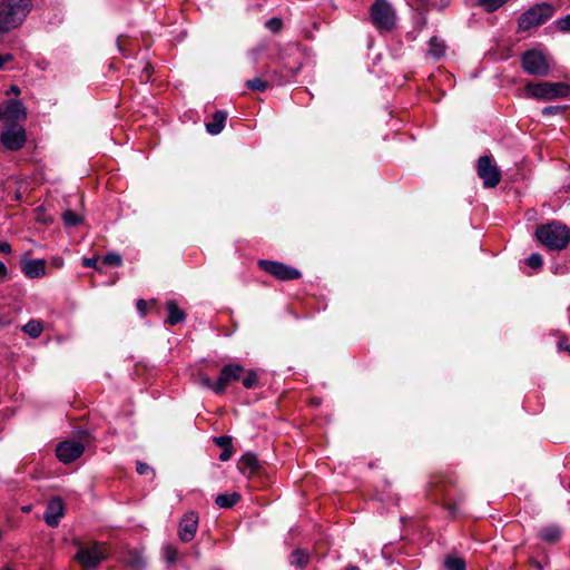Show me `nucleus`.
<instances>
[{
	"label": "nucleus",
	"instance_id": "f257e3e1",
	"mask_svg": "<svg viewBox=\"0 0 570 570\" xmlns=\"http://www.w3.org/2000/svg\"><path fill=\"white\" fill-rule=\"evenodd\" d=\"M535 236L541 244L553 250L566 248L570 242L569 228L557 222L538 226Z\"/></svg>",
	"mask_w": 570,
	"mask_h": 570
},
{
	"label": "nucleus",
	"instance_id": "f03ea898",
	"mask_svg": "<svg viewBox=\"0 0 570 570\" xmlns=\"http://www.w3.org/2000/svg\"><path fill=\"white\" fill-rule=\"evenodd\" d=\"M30 0H2L0 2V32L18 27L29 12Z\"/></svg>",
	"mask_w": 570,
	"mask_h": 570
},
{
	"label": "nucleus",
	"instance_id": "7ed1b4c3",
	"mask_svg": "<svg viewBox=\"0 0 570 570\" xmlns=\"http://www.w3.org/2000/svg\"><path fill=\"white\" fill-rule=\"evenodd\" d=\"M90 441V433L86 430H80L77 432L75 440H66L57 445L56 455L62 463H71L83 453L86 445Z\"/></svg>",
	"mask_w": 570,
	"mask_h": 570
},
{
	"label": "nucleus",
	"instance_id": "20e7f679",
	"mask_svg": "<svg viewBox=\"0 0 570 570\" xmlns=\"http://www.w3.org/2000/svg\"><path fill=\"white\" fill-rule=\"evenodd\" d=\"M73 543L78 547L75 559L86 570L96 568L107 558L108 549L104 543L92 542L90 546H82L79 540H75Z\"/></svg>",
	"mask_w": 570,
	"mask_h": 570
},
{
	"label": "nucleus",
	"instance_id": "39448f33",
	"mask_svg": "<svg viewBox=\"0 0 570 570\" xmlns=\"http://www.w3.org/2000/svg\"><path fill=\"white\" fill-rule=\"evenodd\" d=\"M553 13L554 8L550 3L542 2L534 4L520 16L518 20L519 30L527 31L533 27L543 24Z\"/></svg>",
	"mask_w": 570,
	"mask_h": 570
},
{
	"label": "nucleus",
	"instance_id": "423d86ee",
	"mask_svg": "<svg viewBox=\"0 0 570 570\" xmlns=\"http://www.w3.org/2000/svg\"><path fill=\"white\" fill-rule=\"evenodd\" d=\"M527 92L540 100H554L570 95V86L566 82H538L525 86Z\"/></svg>",
	"mask_w": 570,
	"mask_h": 570
},
{
	"label": "nucleus",
	"instance_id": "0eeeda50",
	"mask_svg": "<svg viewBox=\"0 0 570 570\" xmlns=\"http://www.w3.org/2000/svg\"><path fill=\"white\" fill-rule=\"evenodd\" d=\"M521 66L531 76L544 77L550 72V65L546 56L537 49H530L522 53Z\"/></svg>",
	"mask_w": 570,
	"mask_h": 570
},
{
	"label": "nucleus",
	"instance_id": "6e6552de",
	"mask_svg": "<svg viewBox=\"0 0 570 570\" xmlns=\"http://www.w3.org/2000/svg\"><path fill=\"white\" fill-rule=\"evenodd\" d=\"M371 19L381 30L390 31L395 26V12L386 0H375L371 6Z\"/></svg>",
	"mask_w": 570,
	"mask_h": 570
},
{
	"label": "nucleus",
	"instance_id": "1a4fd4ad",
	"mask_svg": "<svg viewBox=\"0 0 570 570\" xmlns=\"http://www.w3.org/2000/svg\"><path fill=\"white\" fill-rule=\"evenodd\" d=\"M257 265L262 271L282 282L298 279L302 276L297 268L281 262L259 259Z\"/></svg>",
	"mask_w": 570,
	"mask_h": 570
},
{
	"label": "nucleus",
	"instance_id": "9d476101",
	"mask_svg": "<svg viewBox=\"0 0 570 570\" xmlns=\"http://www.w3.org/2000/svg\"><path fill=\"white\" fill-rule=\"evenodd\" d=\"M476 170L485 188H494L501 180V173L499 168L492 164L490 156L484 155L478 159Z\"/></svg>",
	"mask_w": 570,
	"mask_h": 570
},
{
	"label": "nucleus",
	"instance_id": "9b49d317",
	"mask_svg": "<svg viewBox=\"0 0 570 570\" xmlns=\"http://www.w3.org/2000/svg\"><path fill=\"white\" fill-rule=\"evenodd\" d=\"M27 140L24 129L19 125H7L6 130L0 136L1 144L9 150H20Z\"/></svg>",
	"mask_w": 570,
	"mask_h": 570
},
{
	"label": "nucleus",
	"instance_id": "f8f14e48",
	"mask_svg": "<svg viewBox=\"0 0 570 570\" xmlns=\"http://www.w3.org/2000/svg\"><path fill=\"white\" fill-rule=\"evenodd\" d=\"M244 372V367L239 364L225 365L220 370L218 380L216 381L215 393L223 394L226 387L232 383L238 381Z\"/></svg>",
	"mask_w": 570,
	"mask_h": 570
},
{
	"label": "nucleus",
	"instance_id": "ddd939ff",
	"mask_svg": "<svg viewBox=\"0 0 570 570\" xmlns=\"http://www.w3.org/2000/svg\"><path fill=\"white\" fill-rule=\"evenodd\" d=\"M27 118L26 108L20 100H9L3 110L0 109V120L6 125H18L17 122Z\"/></svg>",
	"mask_w": 570,
	"mask_h": 570
},
{
	"label": "nucleus",
	"instance_id": "4468645a",
	"mask_svg": "<svg viewBox=\"0 0 570 570\" xmlns=\"http://www.w3.org/2000/svg\"><path fill=\"white\" fill-rule=\"evenodd\" d=\"M198 528V514L194 511L187 512L178 525V538L183 542H190Z\"/></svg>",
	"mask_w": 570,
	"mask_h": 570
},
{
	"label": "nucleus",
	"instance_id": "2eb2a0df",
	"mask_svg": "<svg viewBox=\"0 0 570 570\" xmlns=\"http://www.w3.org/2000/svg\"><path fill=\"white\" fill-rule=\"evenodd\" d=\"M63 514H65L63 501L61 500V498L56 497V498H52L48 502V504L46 507V512H45L43 519L49 527L56 528V527H58L59 521L63 517Z\"/></svg>",
	"mask_w": 570,
	"mask_h": 570
},
{
	"label": "nucleus",
	"instance_id": "dca6fc26",
	"mask_svg": "<svg viewBox=\"0 0 570 570\" xmlns=\"http://www.w3.org/2000/svg\"><path fill=\"white\" fill-rule=\"evenodd\" d=\"M21 269L27 277L37 278L46 273V262L43 259H22Z\"/></svg>",
	"mask_w": 570,
	"mask_h": 570
},
{
	"label": "nucleus",
	"instance_id": "f3484780",
	"mask_svg": "<svg viewBox=\"0 0 570 570\" xmlns=\"http://www.w3.org/2000/svg\"><path fill=\"white\" fill-rule=\"evenodd\" d=\"M238 469L244 474L254 475L259 472L261 463L254 453L247 452L239 459Z\"/></svg>",
	"mask_w": 570,
	"mask_h": 570
},
{
	"label": "nucleus",
	"instance_id": "a211bd4d",
	"mask_svg": "<svg viewBox=\"0 0 570 570\" xmlns=\"http://www.w3.org/2000/svg\"><path fill=\"white\" fill-rule=\"evenodd\" d=\"M166 308L168 311V316L166 318V323L169 325H176L181 323L186 318L185 312L178 306L176 301H168L166 303Z\"/></svg>",
	"mask_w": 570,
	"mask_h": 570
},
{
	"label": "nucleus",
	"instance_id": "6ab92c4d",
	"mask_svg": "<svg viewBox=\"0 0 570 570\" xmlns=\"http://www.w3.org/2000/svg\"><path fill=\"white\" fill-rule=\"evenodd\" d=\"M227 112L218 110L213 115L212 121L206 124V130L212 135H218L225 127Z\"/></svg>",
	"mask_w": 570,
	"mask_h": 570
},
{
	"label": "nucleus",
	"instance_id": "aec40b11",
	"mask_svg": "<svg viewBox=\"0 0 570 570\" xmlns=\"http://www.w3.org/2000/svg\"><path fill=\"white\" fill-rule=\"evenodd\" d=\"M213 441L217 446L223 449L219 459L222 461H228L233 455L232 438L228 435L215 436Z\"/></svg>",
	"mask_w": 570,
	"mask_h": 570
},
{
	"label": "nucleus",
	"instance_id": "412c9836",
	"mask_svg": "<svg viewBox=\"0 0 570 570\" xmlns=\"http://www.w3.org/2000/svg\"><path fill=\"white\" fill-rule=\"evenodd\" d=\"M445 50H446V45L442 39H440L438 37H432L430 39L428 52L432 58L441 59L442 57H444Z\"/></svg>",
	"mask_w": 570,
	"mask_h": 570
},
{
	"label": "nucleus",
	"instance_id": "4be33fe9",
	"mask_svg": "<svg viewBox=\"0 0 570 570\" xmlns=\"http://www.w3.org/2000/svg\"><path fill=\"white\" fill-rule=\"evenodd\" d=\"M540 538L550 544L558 542L561 538V529L557 525H549L540 531Z\"/></svg>",
	"mask_w": 570,
	"mask_h": 570
},
{
	"label": "nucleus",
	"instance_id": "5701e85b",
	"mask_svg": "<svg viewBox=\"0 0 570 570\" xmlns=\"http://www.w3.org/2000/svg\"><path fill=\"white\" fill-rule=\"evenodd\" d=\"M240 498V494L237 492H233L230 494H219L216 497L215 503L219 508L229 509L239 502Z\"/></svg>",
	"mask_w": 570,
	"mask_h": 570
},
{
	"label": "nucleus",
	"instance_id": "b1692460",
	"mask_svg": "<svg viewBox=\"0 0 570 570\" xmlns=\"http://www.w3.org/2000/svg\"><path fill=\"white\" fill-rule=\"evenodd\" d=\"M309 561V553L303 549H296L291 553V564L303 569L307 566Z\"/></svg>",
	"mask_w": 570,
	"mask_h": 570
},
{
	"label": "nucleus",
	"instance_id": "393cba45",
	"mask_svg": "<svg viewBox=\"0 0 570 570\" xmlns=\"http://www.w3.org/2000/svg\"><path fill=\"white\" fill-rule=\"evenodd\" d=\"M453 485L451 481L442 482L441 484H435L436 489H440L444 497L445 509L450 512L451 515L455 517L458 512L456 502H452V499L449 494L445 493L446 487Z\"/></svg>",
	"mask_w": 570,
	"mask_h": 570
},
{
	"label": "nucleus",
	"instance_id": "a878e982",
	"mask_svg": "<svg viewBox=\"0 0 570 570\" xmlns=\"http://www.w3.org/2000/svg\"><path fill=\"white\" fill-rule=\"evenodd\" d=\"M22 331L32 338H37L43 331L42 323L40 321L30 320L23 327Z\"/></svg>",
	"mask_w": 570,
	"mask_h": 570
},
{
	"label": "nucleus",
	"instance_id": "bb28decb",
	"mask_svg": "<svg viewBox=\"0 0 570 570\" xmlns=\"http://www.w3.org/2000/svg\"><path fill=\"white\" fill-rule=\"evenodd\" d=\"M509 0H476L478 6L482 7L487 12H494Z\"/></svg>",
	"mask_w": 570,
	"mask_h": 570
},
{
	"label": "nucleus",
	"instance_id": "cd10ccee",
	"mask_svg": "<svg viewBox=\"0 0 570 570\" xmlns=\"http://www.w3.org/2000/svg\"><path fill=\"white\" fill-rule=\"evenodd\" d=\"M63 223L67 227H73L82 222V217L76 214L73 210H66L62 214Z\"/></svg>",
	"mask_w": 570,
	"mask_h": 570
},
{
	"label": "nucleus",
	"instance_id": "c85d7f7f",
	"mask_svg": "<svg viewBox=\"0 0 570 570\" xmlns=\"http://www.w3.org/2000/svg\"><path fill=\"white\" fill-rule=\"evenodd\" d=\"M449 570H465V561L458 557H448L444 562Z\"/></svg>",
	"mask_w": 570,
	"mask_h": 570
},
{
	"label": "nucleus",
	"instance_id": "c756f323",
	"mask_svg": "<svg viewBox=\"0 0 570 570\" xmlns=\"http://www.w3.org/2000/svg\"><path fill=\"white\" fill-rule=\"evenodd\" d=\"M245 85L248 89L261 91V92H263L267 88H269V83L265 80H262L261 78L247 80Z\"/></svg>",
	"mask_w": 570,
	"mask_h": 570
},
{
	"label": "nucleus",
	"instance_id": "7c9ffc66",
	"mask_svg": "<svg viewBox=\"0 0 570 570\" xmlns=\"http://www.w3.org/2000/svg\"><path fill=\"white\" fill-rule=\"evenodd\" d=\"M128 562L136 570H141L146 566V562H145L144 558L137 551H134V552L129 553Z\"/></svg>",
	"mask_w": 570,
	"mask_h": 570
},
{
	"label": "nucleus",
	"instance_id": "2f4dec72",
	"mask_svg": "<svg viewBox=\"0 0 570 570\" xmlns=\"http://www.w3.org/2000/svg\"><path fill=\"white\" fill-rule=\"evenodd\" d=\"M258 382V375L255 371H248L246 376L242 380L243 385L246 389H253Z\"/></svg>",
	"mask_w": 570,
	"mask_h": 570
},
{
	"label": "nucleus",
	"instance_id": "473e14b6",
	"mask_svg": "<svg viewBox=\"0 0 570 570\" xmlns=\"http://www.w3.org/2000/svg\"><path fill=\"white\" fill-rule=\"evenodd\" d=\"M102 263L107 266H120L122 263L121 256L117 253H108L104 259Z\"/></svg>",
	"mask_w": 570,
	"mask_h": 570
},
{
	"label": "nucleus",
	"instance_id": "72a5a7b5",
	"mask_svg": "<svg viewBox=\"0 0 570 570\" xmlns=\"http://www.w3.org/2000/svg\"><path fill=\"white\" fill-rule=\"evenodd\" d=\"M164 553H165V559L167 560V562L174 563L177 561L178 551L175 547H173V546L165 547Z\"/></svg>",
	"mask_w": 570,
	"mask_h": 570
},
{
	"label": "nucleus",
	"instance_id": "f704fd0d",
	"mask_svg": "<svg viewBox=\"0 0 570 570\" xmlns=\"http://www.w3.org/2000/svg\"><path fill=\"white\" fill-rule=\"evenodd\" d=\"M527 262H528V265L534 269L540 268L543 263L542 257L539 254H531Z\"/></svg>",
	"mask_w": 570,
	"mask_h": 570
},
{
	"label": "nucleus",
	"instance_id": "c9c22d12",
	"mask_svg": "<svg viewBox=\"0 0 570 570\" xmlns=\"http://www.w3.org/2000/svg\"><path fill=\"white\" fill-rule=\"evenodd\" d=\"M266 27L276 33L282 29L283 22L279 18H272L266 22Z\"/></svg>",
	"mask_w": 570,
	"mask_h": 570
},
{
	"label": "nucleus",
	"instance_id": "e433bc0d",
	"mask_svg": "<svg viewBox=\"0 0 570 570\" xmlns=\"http://www.w3.org/2000/svg\"><path fill=\"white\" fill-rule=\"evenodd\" d=\"M97 263H98V257L97 256H94V257H90V258L86 257V258L82 259V266L83 267L95 268L96 271L101 273V268L97 266Z\"/></svg>",
	"mask_w": 570,
	"mask_h": 570
},
{
	"label": "nucleus",
	"instance_id": "4c0bfd02",
	"mask_svg": "<svg viewBox=\"0 0 570 570\" xmlns=\"http://www.w3.org/2000/svg\"><path fill=\"white\" fill-rule=\"evenodd\" d=\"M564 107L562 106H548L542 109V115L544 116H551V115H558L563 112Z\"/></svg>",
	"mask_w": 570,
	"mask_h": 570
},
{
	"label": "nucleus",
	"instance_id": "58836bf2",
	"mask_svg": "<svg viewBox=\"0 0 570 570\" xmlns=\"http://www.w3.org/2000/svg\"><path fill=\"white\" fill-rule=\"evenodd\" d=\"M557 26L560 31H570V14L559 19Z\"/></svg>",
	"mask_w": 570,
	"mask_h": 570
},
{
	"label": "nucleus",
	"instance_id": "ea45409f",
	"mask_svg": "<svg viewBox=\"0 0 570 570\" xmlns=\"http://www.w3.org/2000/svg\"><path fill=\"white\" fill-rule=\"evenodd\" d=\"M200 383L203 386L208 387L215 392L216 382H213L208 376L202 375Z\"/></svg>",
	"mask_w": 570,
	"mask_h": 570
},
{
	"label": "nucleus",
	"instance_id": "a19ab883",
	"mask_svg": "<svg viewBox=\"0 0 570 570\" xmlns=\"http://www.w3.org/2000/svg\"><path fill=\"white\" fill-rule=\"evenodd\" d=\"M136 471H137L138 474L142 475V474H146V473H148L149 471H153V470H151V468L148 464L138 461L137 465H136Z\"/></svg>",
	"mask_w": 570,
	"mask_h": 570
},
{
	"label": "nucleus",
	"instance_id": "79ce46f5",
	"mask_svg": "<svg viewBox=\"0 0 570 570\" xmlns=\"http://www.w3.org/2000/svg\"><path fill=\"white\" fill-rule=\"evenodd\" d=\"M147 306H148V303L145 299H138L137 309L139 311V313L142 316H145L147 314Z\"/></svg>",
	"mask_w": 570,
	"mask_h": 570
},
{
	"label": "nucleus",
	"instance_id": "37998d69",
	"mask_svg": "<svg viewBox=\"0 0 570 570\" xmlns=\"http://www.w3.org/2000/svg\"><path fill=\"white\" fill-rule=\"evenodd\" d=\"M151 72H153V67L150 63H147L142 70L141 79H144V76H145V80H148L151 76Z\"/></svg>",
	"mask_w": 570,
	"mask_h": 570
},
{
	"label": "nucleus",
	"instance_id": "c03bdc74",
	"mask_svg": "<svg viewBox=\"0 0 570 570\" xmlns=\"http://www.w3.org/2000/svg\"><path fill=\"white\" fill-rule=\"evenodd\" d=\"M0 252L4 254L11 253V245L8 242H0Z\"/></svg>",
	"mask_w": 570,
	"mask_h": 570
},
{
	"label": "nucleus",
	"instance_id": "a18cd8bd",
	"mask_svg": "<svg viewBox=\"0 0 570 570\" xmlns=\"http://www.w3.org/2000/svg\"><path fill=\"white\" fill-rule=\"evenodd\" d=\"M12 55L7 53L4 56L0 55V69L3 67L4 62L12 60Z\"/></svg>",
	"mask_w": 570,
	"mask_h": 570
},
{
	"label": "nucleus",
	"instance_id": "49530a36",
	"mask_svg": "<svg viewBox=\"0 0 570 570\" xmlns=\"http://www.w3.org/2000/svg\"><path fill=\"white\" fill-rule=\"evenodd\" d=\"M419 2L422 3V6L425 8V9H429L430 7L434 6V2L433 0H417Z\"/></svg>",
	"mask_w": 570,
	"mask_h": 570
},
{
	"label": "nucleus",
	"instance_id": "de8ad7c7",
	"mask_svg": "<svg viewBox=\"0 0 570 570\" xmlns=\"http://www.w3.org/2000/svg\"><path fill=\"white\" fill-rule=\"evenodd\" d=\"M6 276H7V267L2 262H0V278H4Z\"/></svg>",
	"mask_w": 570,
	"mask_h": 570
},
{
	"label": "nucleus",
	"instance_id": "09e8293b",
	"mask_svg": "<svg viewBox=\"0 0 570 570\" xmlns=\"http://www.w3.org/2000/svg\"><path fill=\"white\" fill-rule=\"evenodd\" d=\"M309 403L313 405V406H320L321 403H322V399L321 397H312Z\"/></svg>",
	"mask_w": 570,
	"mask_h": 570
},
{
	"label": "nucleus",
	"instance_id": "8fccbe9b",
	"mask_svg": "<svg viewBox=\"0 0 570 570\" xmlns=\"http://www.w3.org/2000/svg\"><path fill=\"white\" fill-rule=\"evenodd\" d=\"M10 92L14 94V95H20V88L16 85H12L10 87V91L7 92V95H9Z\"/></svg>",
	"mask_w": 570,
	"mask_h": 570
},
{
	"label": "nucleus",
	"instance_id": "3c124183",
	"mask_svg": "<svg viewBox=\"0 0 570 570\" xmlns=\"http://www.w3.org/2000/svg\"><path fill=\"white\" fill-rule=\"evenodd\" d=\"M559 347L562 348V350H566L570 353V343L567 344V345H563V341H560L559 342Z\"/></svg>",
	"mask_w": 570,
	"mask_h": 570
},
{
	"label": "nucleus",
	"instance_id": "603ef678",
	"mask_svg": "<svg viewBox=\"0 0 570 570\" xmlns=\"http://www.w3.org/2000/svg\"><path fill=\"white\" fill-rule=\"evenodd\" d=\"M531 564L534 566L538 570L542 569L541 563L539 561H537V560H531Z\"/></svg>",
	"mask_w": 570,
	"mask_h": 570
},
{
	"label": "nucleus",
	"instance_id": "864d4df0",
	"mask_svg": "<svg viewBox=\"0 0 570 570\" xmlns=\"http://www.w3.org/2000/svg\"><path fill=\"white\" fill-rule=\"evenodd\" d=\"M345 570H360V568L351 564V566H347Z\"/></svg>",
	"mask_w": 570,
	"mask_h": 570
},
{
	"label": "nucleus",
	"instance_id": "5fc2aeb1",
	"mask_svg": "<svg viewBox=\"0 0 570 570\" xmlns=\"http://www.w3.org/2000/svg\"><path fill=\"white\" fill-rule=\"evenodd\" d=\"M425 24H426V19H425V17H423L422 20H421V27H423Z\"/></svg>",
	"mask_w": 570,
	"mask_h": 570
},
{
	"label": "nucleus",
	"instance_id": "6e6d98bb",
	"mask_svg": "<svg viewBox=\"0 0 570 570\" xmlns=\"http://www.w3.org/2000/svg\"><path fill=\"white\" fill-rule=\"evenodd\" d=\"M23 511H30V507L23 508Z\"/></svg>",
	"mask_w": 570,
	"mask_h": 570
},
{
	"label": "nucleus",
	"instance_id": "4d7b16f0",
	"mask_svg": "<svg viewBox=\"0 0 570 570\" xmlns=\"http://www.w3.org/2000/svg\"><path fill=\"white\" fill-rule=\"evenodd\" d=\"M569 489H570V483H569Z\"/></svg>",
	"mask_w": 570,
	"mask_h": 570
}]
</instances>
